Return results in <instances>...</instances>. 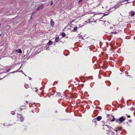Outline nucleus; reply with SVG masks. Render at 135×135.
I'll use <instances>...</instances> for the list:
<instances>
[{
    "label": "nucleus",
    "instance_id": "14",
    "mask_svg": "<svg viewBox=\"0 0 135 135\" xmlns=\"http://www.w3.org/2000/svg\"><path fill=\"white\" fill-rule=\"evenodd\" d=\"M61 35L63 37H64L65 36V34L64 32L62 33Z\"/></svg>",
    "mask_w": 135,
    "mask_h": 135
},
{
    "label": "nucleus",
    "instance_id": "38",
    "mask_svg": "<svg viewBox=\"0 0 135 135\" xmlns=\"http://www.w3.org/2000/svg\"><path fill=\"white\" fill-rule=\"evenodd\" d=\"M83 37H82V39H83Z\"/></svg>",
    "mask_w": 135,
    "mask_h": 135
},
{
    "label": "nucleus",
    "instance_id": "21",
    "mask_svg": "<svg viewBox=\"0 0 135 135\" xmlns=\"http://www.w3.org/2000/svg\"><path fill=\"white\" fill-rule=\"evenodd\" d=\"M122 127H121L120 128H119L117 129V130L118 131L122 129Z\"/></svg>",
    "mask_w": 135,
    "mask_h": 135
},
{
    "label": "nucleus",
    "instance_id": "13",
    "mask_svg": "<svg viewBox=\"0 0 135 135\" xmlns=\"http://www.w3.org/2000/svg\"><path fill=\"white\" fill-rule=\"evenodd\" d=\"M24 86L25 88L26 89H27L29 87V85L28 84H25Z\"/></svg>",
    "mask_w": 135,
    "mask_h": 135
},
{
    "label": "nucleus",
    "instance_id": "30",
    "mask_svg": "<svg viewBox=\"0 0 135 135\" xmlns=\"http://www.w3.org/2000/svg\"><path fill=\"white\" fill-rule=\"evenodd\" d=\"M82 1V0H79V3H80V2H81Z\"/></svg>",
    "mask_w": 135,
    "mask_h": 135
},
{
    "label": "nucleus",
    "instance_id": "22",
    "mask_svg": "<svg viewBox=\"0 0 135 135\" xmlns=\"http://www.w3.org/2000/svg\"><path fill=\"white\" fill-rule=\"evenodd\" d=\"M122 127H121L120 128H119L117 129V130L118 131L122 129Z\"/></svg>",
    "mask_w": 135,
    "mask_h": 135
},
{
    "label": "nucleus",
    "instance_id": "29",
    "mask_svg": "<svg viewBox=\"0 0 135 135\" xmlns=\"http://www.w3.org/2000/svg\"><path fill=\"white\" fill-rule=\"evenodd\" d=\"M9 70H9V69L7 71V72H9Z\"/></svg>",
    "mask_w": 135,
    "mask_h": 135
},
{
    "label": "nucleus",
    "instance_id": "18",
    "mask_svg": "<svg viewBox=\"0 0 135 135\" xmlns=\"http://www.w3.org/2000/svg\"><path fill=\"white\" fill-rule=\"evenodd\" d=\"M57 95L59 96H60L61 95V94L60 93H59V92L57 93Z\"/></svg>",
    "mask_w": 135,
    "mask_h": 135
},
{
    "label": "nucleus",
    "instance_id": "5",
    "mask_svg": "<svg viewBox=\"0 0 135 135\" xmlns=\"http://www.w3.org/2000/svg\"><path fill=\"white\" fill-rule=\"evenodd\" d=\"M54 22L53 21V20L52 19H51L50 20V24L51 26L52 27H53L54 26Z\"/></svg>",
    "mask_w": 135,
    "mask_h": 135
},
{
    "label": "nucleus",
    "instance_id": "15",
    "mask_svg": "<svg viewBox=\"0 0 135 135\" xmlns=\"http://www.w3.org/2000/svg\"><path fill=\"white\" fill-rule=\"evenodd\" d=\"M25 105H23V106H21L20 107V109L21 110V111L23 109L22 108V107H25Z\"/></svg>",
    "mask_w": 135,
    "mask_h": 135
},
{
    "label": "nucleus",
    "instance_id": "6",
    "mask_svg": "<svg viewBox=\"0 0 135 135\" xmlns=\"http://www.w3.org/2000/svg\"><path fill=\"white\" fill-rule=\"evenodd\" d=\"M111 117L113 118V119H111V118H110V119H109V120L110 121H111V122H113V121H114L115 120V119H115V118H114V116H112Z\"/></svg>",
    "mask_w": 135,
    "mask_h": 135
},
{
    "label": "nucleus",
    "instance_id": "1",
    "mask_svg": "<svg viewBox=\"0 0 135 135\" xmlns=\"http://www.w3.org/2000/svg\"><path fill=\"white\" fill-rule=\"evenodd\" d=\"M107 122L104 123V125H103L104 126L103 128H106V127H107L108 128L107 130V133L109 135H114L115 133L114 131L117 132L114 129L109 126L107 125Z\"/></svg>",
    "mask_w": 135,
    "mask_h": 135
},
{
    "label": "nucleus",
    "instance_id": "23",
    "mask_svg": "<svg viewBox=\"0 0 135 135\" xmlns=\"http://www.w3.org/2000/svg\"><path fill=\"white\" fill-rule=\"evenodd\" d=\"M134 108L133 107H132L130 109L131 110H133L134 109Z\"/></svg>",
    "mask_w": 135,
    "mask_h": 135
},
{
    "label": "nucleus",
    "instance_id": "12",
    "mask_svg": "<svg viewBox=\"0 0 135 135\" xmlns=\"http://www.w3.org/2000/svg\"><path fill=\"white\" fill-rule=\"evenodd\" d=\"M52 43L51 41H49V42L47 43V44L48 45H50L52 44Z\"/></svg>",
    "mask_w": 135,
    "mask_h": 135
},
{
    "label": "nucleus",
    "instance_id": "27",
    "mask_svg": "<svg viewBox=\"0 0 135 135\" xmlns=\"http://www.w3.org/2000/svg\"><path fill=\"white\" fill-rule=\"evenodd\" d=\"M110 28L111 29H112L113 28V27H110Z\"/></svg>",
    "mask_w": 135,
    "mask_h": 135
},
{
    "label": "nucleus",
    "instance_id": "24",
    "mask_svg": "<svg viewBox=\"0 0 135 135\" xmlns=\"http://www.w3.org/2000/svg\"><path fill=\"white\" fill-rule=\"evenodd\" d=\"M96 119H94L93 120V122H95L96 121Z\"/></svg>",
    "mask_w": 135,
    "mask_h": 135
},
{
    "label": "nucleus",
    "instance_id": "33",
    "mask_svg": "<svg viewBox=\"0 0 135 135\" xmlns=\"http://www.w3.org/2000/svg\"><path fill=\"white\" fill-rule=\"evenodd\" d=\"M128 117L129 118L130 117V116L129 115H128Z\"/></svg>",
    "mask_w": 135,
    "mask_h": 135
},
{
    "label": "nucleus",
    "instance_id": "9",
    "mask_svg": "<svg viewBox=\"0 0 135 135\" xmlns=\"http://www.w3.org/2000/svg\"><path fill=\"white\" fill-rule=\"evenodd\" d=\"M59 37H56L55 40V41L56 42H58L59 41Z\"/></svg>",
    "mask_w": 135,
    "mask_h": 135
},
{
    "label": "nucleus",
    "instance_id": "37",
    "mask_svg": "<svg viewBox=\"0 0 135 135\" xmlns=\"http://www.w3.org/2000/svg\"><path fill=\"white\" fill-rule=\"evenodd\" d=\"M24 74L26 76V74Z\"/></svg>",
    "mask_w": 135,
    "mask_h": 135
},
{
    "label": "nucleus",
    "instance_id": "8",
    "mask_svg": "<svg viewBox=\"0 0 135 135\" xmlns=\"http://www.w3.org/2000/svg\"><path fill=\"white\" fill-rule=\"evenodd\" d=\"M77 30V27H74L73 30L72 31V32H76Z\"/></svg>",
    "mask_w": 135,
    "mask_h": 135
},
{
    "label": "nucleus",
    "instance_id": "3",
    "mask_svg": "<svg viewBox=\"0 0 135 135\" xmlns=\"http://www.w3.org/2000/svg\"><path fill=\"white\" fill-rule=\"evenodd\" d=\"M18 118H20V121L21 122H22L23 121L24 117L21 114H18Z\"/></svg>",
    "mask_w": 135,
    "mask_h": 135
},
{
    "label": "nucleus",
    "instance_id": "31",
    "mask_svg": "<svg viewBox=\"0 0 135 135\" xmlns=\"http://www.w3.org/2000/svg\"><path fill=\"white\" fill-rule=\"evenodd\" d=\"M26 104H28V101H26Z\"/></svg>",
    "mask_w": 135,
    "mask_h": 135
},
{
    "label": "nucleus",
    "instance_id": "11",
    "mask_svg": "<svg viewBox=\"0 0 135 135\" xmlns=\"http://www.w3.org/2000/svg\"><path fill=\"white\" fill-rule=\"evenodd\" d=\"M32 90L34 91H35L36 92H38V89L36 88H33Z\"/></svg>",
    "mask_w": 135,
    "mask_h": 135
},
{
    "label": "nucleus",
    "instance_id": "36",
    "mask_svg": "<svg viewBox=\"0 0 135 135\" xmlns=\"http://www.w3.org/2000/svg\"><path fill=\"white\" fill-rule=\"evenodd\" d=\"M16 71H14L13 72V73H15V72H16Z\"/></svg>",
    "mask_w": 135,
    "mask_h": 135
},
{
    "label": "nucleus",
    "instance_id": "34",
    "mask_svg": "<svg viewBox=\"0 0 135 135\" xmlns=\"http://www.w3.org/2000/svg\"><path fill=\"white\" fill-rule=\"evenodd\" d=\"M29 79L30 80H31V78H30V77H29Z\"/></svg>",
    "mask_w": 135,
    "mask_h": 135
},
{
    "label": "nucleus",
    "instance_id": "28",
    "mask_svg": "<svg viewBox=\"0 0 135 135\" xmlns=\"http://www.w3.org/2000/svg\"><path fill=\"white\" fill-rule=\"evenodd\" d=\"M20 72H22V73L23 74H24V73H23V71H22V70Z\"/></svg>",
    "mask_w": 135,
    "mask_h": 135
},
{
    "label": "nucleus",
    "instance_id": "26",
    "mask_svg": "<svg viewBox=\"0 0 135 135\" xmlns=\"http://www.w3.org/2000/svg\"><path fill=\"white\" fill-rule=\"evenodd\" d=\"M51 5H52L53 4L52 1H51Z\"/></svg>",
    "mask_w": 135,
    "mask_h": 135
},
{
    "label": "nucleus",
    "instance_id": "20",
    "mask_svg": "<svg viewBox=\"0 0 135 135\" xmlns=\"http://www.w3.org/2000/svg\"><path fill=\"white\" fill-rule=\"evenodd\" d=\"M132 12V13H131V15L132 17H133L134 15V12Z\"/></svg>",
    "mask_w": 135,
    "mask_h": 135
},
{
    "label": "nucleus",
    "instance_id": "17",
    "mask_svg": "<svg viewBox=\"0 0 135 135\" xmlns=\"http://www.w3.org/2000/svg\"><path fill=\"white\" fill-rule=\"evenodd\" d=\"M15 113V112L14 111H12L11 112V114L13 115H14Z\"/></svg>",
    "mask_w": 135,
    "mask_h": 135
},
{
    "label": "nucleus",
    "instance_id": "4",
    "mask_svg": "<svg viewBox=\"0 0 135 135\" xmlns=\"http://www.w3.org/2000/svg\"><path fill=\"white\" fill-rule=\"evenodd\" d=\"M44 7V4H42L39 6L38 7V8L36 9V10L37 11L39 10L40 9L43 8Z\"/></svg>",
    "mask_w": 135,
    "mask_h": 135
},
{
    "label": "nucleus",
    "instance_id": "16",
    "mask_svg": "<svg viewBox=\"0 0 135 135\" xmlns=\"http://www.w3.org/2000/svg\"><path fill=\"white\" fill-rule=\"evenodd\" d=\"M111 33L113 34H116L117 33V32H112Z\"/></svg>",
    "mask_w": 135,
    "mask_h": 135
},
{
    "label": "nucleus",
    "instance_id": "40",
    "mask_svg": "<svg viewBox=\"0 0 135 135\" xmlns=\"http://www.w3.org/2000/svg\"><path fill=\"white\" fill-rule=\"evenodd\" d=\"M1 34H0V36H1Z\"/></svg>",
    "mask_w": 135,
    "mask_h": 135
},
{
    "label": "nucleus",
    "instance_id": "7",
    "mask_svg": "<svg viewBox=\"0 0 135 135\" xmlns=\"http://www.w3.org/2000/svg\"><path fill=\"white\" fill-rule=\"evenodd\" d=\"M102 119V117L101 116H98L96 118V119L98 121H99Z\"/></svg>",
    "mask_w": 135,
    "mask_h": 135
},
{
    "label": "nucleus",
    "instance_id": "2",
    "mask_svg": "<svg viewBox=\"0 0 135 135\" xmlns=\"http://www.w3.org/2000/svg\"><path fill=\"white\" fill-rule=\"evenodd\" d=\"M126 119V118L124 116H122L119 119H115V122H119V123H121L123 122Z\"/></svg>",
    "mask_w": 135,
    "mask_h": 135
},
{
    "label": "nucleus",
    "instance_id": "10",
    "mask_svg": "<svg viewBox=\"0 0 135 135\" xmlns=\"http://www.w3.org/2000/svg\"><path fill=\"white\" fill-rule=\"evenodd\" d=\"M16 51L18 53H20L21 54L22 53V50L21 49H18Z\"/></svg>",
    "mask_w": 135,
    "mask_h": 135
},
{
    "label": "nucleus",
    "instance_id": "39",
    "mask_svg": "<svg viewBox=\"0 0 135 135\" xmlns=\"http://www.w3.org/2000/svg\"><path fill=\"white\" fill-rule=\"evenodd\" d=\"M21 66L20 67V68L19 69H20V68H21Z\"/></svg>",
    "mask_w": 135,
    "mask_h": 135
},
{
    "label": "nucleus",
    "instance_id": "19",
    "mask_svg": "<svg viewBox=\"0 0 135 135\" xmlns=\"http://www.w3.org/2000/svg\"><path fill=\"white\" fill-rule=\"evenodd\" d=\"M108 15L107 14H104V16H102V17H101V18H100V19L99 21H101V19L102 18V17L103 16H106V15Z\"/></svg>",
    "mask_w": 135,
    "mask_h": 135
},
{
    "label": "nucleus",
    "instance_id": "25",
    "mask_svg": "<svg viewBox=\"0 0 135 135\" xmlns=\"http://www.w3.org/2000/svg\"><path fill=\"white\" fill-rule=\"evenodd\" d=\"M47 0H42L41 1L42 2H44L46 1Z\"/></svg>",
    "mask_w": 135,
    "mask_h": 135
},
{
    "label": "nucleus",
    "instance_id": "35",
    "mask_svg": "<svg viewBox=\"0 0 135 135\" xmlns=\"http://www.w3.org/2000/svg\"><path fill=\"white\" fill-rule=\"evenodd\" d=\"M1 24H0V27H1Z\"/></svg>",
    "mask_w": 135,
    "mask_h": 135
},
{
    "label": "nucleus",
    "instance_id": "32",
    "mask_svg": "<svg viewBox=\"0 0 135 135\" xmlns=\"http://www.w3.org/2000/svg\"><path fill=\"white\" fill-rule=\"evenodd\" d=\"M32 112L33 113H34V111H33V110H32Z\"/></svg>",
    "mask_w": 135,
    "mask_h": 135
}]
</instances>
